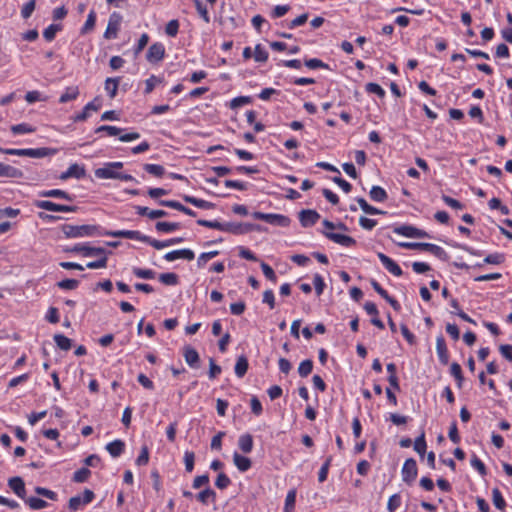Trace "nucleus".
I'll return each instance as SVG.
<instances>
[{"instance_id":"obj_10","label":"nucleus","mask_w":512,"mask_h":512,"mask_svg":"<svg viewBox=\"0 0 512 512\" xmlns=\"http://www.w3.org/2000/svg\"><path fill=\"white\" fill-rule=\"evenodd\" d=\"M71 252L81 253L85 257L107 255V251L103 247H91L83 244L75 245Z\"/></svg>"},{"instance_id":"obj_52","label":"nucleus","mask_w":512,"mask_h":512,"mask_svg":"<svg viewBox=\"0 0 512 512\" xmlns=\"http://www.w3.org/2000/svg\"><path fill=\"white\" fill-rule=\"evenodd\" d=\"M148 462H149V450H148V447L146 445H144L141 448V452H140L139 456L137 457L135 463L138 466H144V465H147Z\"/></svg>"},{"instance_id":"obj_1","label":"nucleus","mask_w":512,"mask_h":512,"mask_svg":"<svg viewBox=\"0 0 512 512\" xmlns=\"http://www.w3.org/2000/svg\"><path fill=\"white\" fill-rule=\"evenodd\" d=\"M62 232L67 238H82L95 235H104L100 228L96 225H70L62 226Z\"/></svg>"},{"instance_id":"obj_61","label":"nucleus","mask_w":512,"mask_h":512,"mask_svg":"<svg viewBox=\"0 0 512 512\" xmlns=\"http://www.w3.org/2000/svg\"><path fill=\"white\" fill-rule=\"evenodd\" d=\"M504 260H505L504 255L500 254V253L489 254L484 258L485 263L495 264V265L503 263Z\"/></svg>"},{"instance_id":"obj_17","label":"nucleus","mask_w":512,"mask_h":512,"mask_svg":"<svg viewBox=\"0 0 512 512\" xmlns=\"http://www.w3.org/2000/svg\"><path fill=\"white\" fill-rule=\"evenodd\" d=\"M100 101L98 98H95L93 101L89 102L85 105L83 111L74 116V122H82L85 121L89 117L90 111H98L100 109Z\"/></svg>"},{"instance_id":"obj_50","label":"nucleus","mask_w":512,"mask_h":512,"mask_svg":"<svg viewBox=\"0 0 512 512\" xmlns=\"http://www.w3.org/2000/svg\"><path fill=\"white\" fill-rule=\"evenodd\" d=\"M450 372L457 380L458 387H461L463 382L461 366L456 362L452 363L450 367Z\"/></svg>"},{"instance_id":"obj_42","label":"nucleus","mask_w":512,"mask_h":512,"mask_svg":"<svg viewBox=\"0 0 512 512\" xmlns=\"http://www.w3.org/2000/svg\"><path fill=\"white\" fill-rule=\"evenodd\" d=\"M357 203L359 204L361 209L367 214H370V215L384 214L383 211L368 204L364 198H358Z\"/></svg>"},{"instance_id":"obj_5","label":"nucleus","mask_w":512,"mask_h":512,"mask_svg":"<svg viewBox=\"0 0 512 512\" xmlns=\"http://www.w3.org/2000/svg\"><path fill=\"white\" fill-rule=\"evenodd\" d=\"M104 235L118 238L135 239L145 243L150 242V237L143 235L139 231L134 230H118V231H106Z\"/></svg>"},{"instance_id":"obj_29","label":"nucleus","mask_w":512,"mask_h":512,"mask_svg":"<svg viewBox=\"0 0 512 512\" xmlns=\"http://www.w3.org/2000/svg\"><path fill=\"white\" fill-rule=\"evenodd\" d=\"M79 96V88L77 86L67 87L65 92L60 96V103H67L75 100Z\"/></svg>"},{"instance_id":"obj_47","label":"nucleus","mask_w":512,"mask_h":512,"mask_svg":"<svg viewBox=\"0 0 512 512\" xmlns=\"http://www.w3.org/2000/svg\"><path fill=\"white\" fill-rule=\"evenodd\" d=\"M313 369V362L310 359L304 360L298 367V373L301 377H307Z\"/></svg>"},{"instance_id":"obj_15","label":"nucleus","mask_w":512,"mask_h":512,"mask_svg":"<svg viewBox=\"0 0 512 512\" xmlns=\"http://www.w3.org/2000/svg\"><path fill=\"white\" fill-rule=\"evenodd\" d=\"M194 257H195V254L190 249L174 250V251L168 252L164 255V259L169 262L174 261L176 259H185V260L191 261L194 259Z\"/></svg>"},{"instance_id":"obj_59","label":"nucleus","mask_w":512,"mask_h":512,"mask_svg":"<svg viewBox=\"0 0 512 512\" xmlns=\"http://www.w3.org/2000/svg\"><path fill=\"white\" fill-rule=\"evenodd\" d=\"M79 285V281L75 279H64L57 283V286L61 289L65 290H73L76 289Z\"/></svg>"},{"instance_id":"obj_51","label":"nucleus","mask_w":512,"mask_h":512,"mask_svg":"<svg viewBox=\"0 0 512 512\" xmlns=\"http://www.w3.org/2000/svg\"><path fill=\"white\" fill-rule=\"evenodd\" d=\"M11 131L14 134H25V133H32L35 131V128L29 126L26 123H21L17 125L11 126Z\"/></svg>"},{"instance_id":"obj_19","label":"nucleus","mask_w":512,"mask_h":512,"mask_svg":"<svg viewBox=\"0 0 512 512\" xmlns=\"http://www.w3.org/2000/svg\"><path fill=\"white\" fill-rule=\"evenodd\" d=\"M436 351L439 361L446 365L449 361V353L443 336H438L436 339Z\"/></svg>"},{"instance_id":"obj_24","label":"nucleus","mask_w":512,"mask_h":512,"mask_svg":"<svg viewBox=\"0 0 512 512\" xmlns=\"http://www.w3.org/2000/svg\"><path fill=\"white\" fill-rule=\"evenodd\" d=\"M233 462L235 466L238 468L241 472H246L251 468V460L245 456L240 455L239 453L235 452L233 455Z\"/></svg>"},{"instance_id":"obj_39","label":"nucleus","mask_w":512,"mask_h":512,"mask_svg":"<svg viewBox=\"0 0 512 512\" xmlns=\"http://www.w3.org/2000/svg\"><path fill=\"white\" fill-rule=\"evenodd\" d=\"M119 85V78H107L105 81V90L111 98H114L117 93Z\"/></svg>"},{"instance_id":"obj_34","label":"nucleus","mask_w":512,"mask_h":512,"mask_svg":"<svg viewBox=\"0 0 512 512\" xmlns=\"http://www.w3.org/2000/svg\"><path fill=\"white\" fill-rule=\"evenodd\" d=\"M159 281L167 286H175L179 282L178 275L172 272L160 274Z\"/></svg>"},{"instance_id":"obj_25","label":"nucleus","mask_w":512,"mask_h":512,"mask_svg":"<svg viewBox=\"0 0 512 512\" xmlns=\"http://www.w3.org/2000/svg\"><path fill=\"white\" fill-rule=\"evenodd\" d=\"M125 448V444L122 440H114L106 445V450L112 457H119Z\"/></svg>"},{"instance_id":"obj_22","label":"nucleus","mask_w":512,"mask_h":512,"mask_svg":"<svg viewBox=\"0 0 512 512\" xmlns=\"http://www.w3.org/2000/svg\"><path fill=\"white\" fill-rule=\"evenodd\" d=\"M138 215L148 216L150 219H157L167 216L165 210H150L148 207L135 206Z\"/></svg>"},{"instance_id":"obj_43","label":"nucleus","mask_w":512,"mask_h":512,"mask_svg":"<svg viewBox=\"0 0 512 512\" xmlns=\"http://www.w3.org/2000/svg\"><path fill=\"white\" fill-rule=\"evenodd\" d=\"M132 273L140 279H154L156 273L151 269H143L139 267H134L132 269Z\"/></svg>"},{"instance_id":"obj_2","label":"nucleus","mask_w":512,"mask_h":512,"mask_svg":"<svg viewBox=\"0 0 512 512\" xmlns=\"http://www.w3.org/2000/svg\"><path fill=\"white\" fill-rule=\"evenodd\" d=\"M0 152L6 155H15V156H27L31 158H43L48 155L53 154L55 151L50 148H25V149H14V148H2L0 147Z\"/></svg>"},{"instance_id":"obj_62","label":"nucleus","mask_w":512,"mask_h":512,"mask_svg":"<svg viewBox=\"0 0 512 512\" xmlns=\"http://www.w3.org/2000/svg\"><path fill=\"white\" fill-rule=\"evenodd\" d=\"M401 504V497L399 494L392 495L387 503V509L389 512H394Z\"/></svg>"},{"instance_id":"obj_46","label":"nucleus","mask_w":512,"mask_h":512,"mask_svg":"<svg viewBox=\"0 0 512 512\" xmlns=\"http://www.w3.org/2000/svg\"><path fill=\"white\" fill-rule=\"evenodd\" d=\"M253 56L256 62L264 63L268 60V52L261 46V44H257L255 46Z\"/></svg>"},{"instance_id":"obj_64","label":"nucleus","mask_w":512,"mask_h":512,"mask_svg":"<svg viewBox=\"0 0 512 512\" xmlns=\"http://www.w3.org/2000/svg\"><path fill=\"white\" fill-rule=\"evenodd\" d=\"M179 29V22L177 20H171L167 23L165 32L168 36L174 37L177 35Z\"/></svg>"},{"instance_id":"obj_11","label":"nucleus","mask_w":512,"mask_h":512,"mask_svg":"<svg viewBox=\"0 0 512 512\" xmlns=\"http://www.w3.org/2000/svg\"><path fill=\"white\" fill-rule=\"evenodd\" d=\"M323 234L329 240H331L339 245L345 246V247H351L356 244V240L348 235L334 233L331 231H328V232L324 231Z\"/></svg>"},{"instance_id":"obj_7","label":"nucleus","mask_w":512,"mask_h":512,"mask_svg":"<svg viewBox=\"0 0 512 512\" xmlns=\"http://www.w3.org/2000/svg\"><path fill=\"white\" fill-rule=\"evenodd\" d=\"M121 22H122V16L117 12H113L109 17L108 25H107V28L103 35L104 38L105 39L116 38Z\"/></svg>"},{"instance_id":"obj_12","label":"nucleus","mask_w":512,"mask_h":512,"mask_svg":"<svg viewBox=\"0 0 512 512\" xmlns=\"http://www.w3.org/2000/svg\"><path fill=\"white\" fill-rule=\"evenodd\" d=\"M164 55H165V48H164L163 44L154 43L149 47V49L147 51L146 58L151 63H157L164 58Z\"/></svg>"},{"instance_id":"obj_26","label":"nucleus","mask_w":512,"mask_h":512,"mask_svg":"<svg viewBox=\"0 0 512 512\" xmlns=\"http://www.w3.org/2000/svg\"><path fill=\"white\" fill-rule=\"evenodd\" d=\"M238 446L243 453H250L253 449L252 435L248 433L241 435L238 440Z\"/></svg>"},{"instance_id":"obj_44","label":"nucleus","mask_w":512,"mask_h":512,"mask_svg":"<svg viewBox=\"0 0 512 512\" xmlns=\"http://www.w3.org/2000/svg\"><path fill=\"white\" fill-rule=\"evenodd\" d=\"M416 227L410 225H403L394 228V232L398 235H402L405 237L415 238Z\"/></svg>"},{"instance_id":"obj_45","label":"nucleus","mask_w":512,"mask_h":512,"mask_svg":"<svg viewBox=\"0 0 512 512\" xmlns=\"http://www.w3.org/2000/svg\"><path fill=\"white\" fill-rule=\"evenodd\" d=\"M414 450L420 455L423 456L426 452V441L425 434L422 432L420 436L415 439L414 442Z\"/></svg>"},{"instance_id":"obj_13","label":"nucleus","mask_w":512,"mask_h":512,"mask_svg":"<svg viewBox=\"0 0 512 512\" xmlns=\"http://www.w3.org/2000/svg\"><path fill=\"white\" fill-rule=\"evenodd\" d=\"M377 256H378L379 260L381 261V263L384 265V267L391 274H393L394 276H397V277H399L403 274L400 266L394 260H392L390 257H388L387 255H385L382 252H379L377 254Z\"/></svg>"},{"instance_id":"obj_58","label":"nucleus","mask_w":512,"mask_h":512,"mask_svg":"<svg viewBox=\"0 0 512 512\" xmlns=\"http://www.w3.org/2000/svg\"><path fill=\"white\" fill-rule=\"evenodd\" d=\"M230 484H231V480L226 474H224V473L218 474L216 481H215V485L217 488L223 490V489H226Z\"/></svg>"},{"instance_id":"obj_33","label":"nucleus","mask_w":512,"mask_h":512,"mask_svg":"<svg viewBox=\"0 0 512 512\" xmlns=\"http://www.w3.org/2000/svg\"><path fill=\"white\" fill-rule=\"evenodd\" d=\"M180 223L177 222H157L155 228L158 232H173L180 228Z\"/></svg>"},{"instance_id":"obj_9","label":"nucleus","mask_w":512,"mask_h":512,"mask_svg":"<svg viewBox=\"0 0 512 512\" xmlns=\"http://www.w3.org/2000/svg\"><path fill=\"white\" fill-rule=\"evenodd\" d=\"M299 221L304 228L314 226L320 219V214L313 209H304L299 212Z\"/></svg>"},{"instance_id":"obj_20","label":"nucleus","mask_w":512,"mask_h":512,"mask_svg":"<svg viewBox=\"0 0 512 512\" xmlns=\"http://www.w3.org/2000/svg\"><path fill=\"white\" fill-rule=\"evenodd\" d=\"M23 171L11 165L0 162V177L3 178H22Z\"/></svg>"},{"instance_id":"obj_3","label":"nucleus","mask_w":512,"mask_h":512,"mask_svg":"<svg viewBox=\"0 0 512 512\" xmlns=\"http://www.w3.org/2000/svg\"><path fill=\"white\" fill-rule=\"evenodd\" d=\"M252 217L257 220H263L271 225L287 227L290 225V218L282 215V214H274V213H263L256 211L252 213Z\"/></svg>"},{"instance_id":"obj_35","label":"nucleus","mask_w":512,"mask_h":512,"mask_svg":"<svg viewBox=\"0 0 512 512\" xmlns=\"http://www.w3.org/2000/svg\"><path fill=\"white\" fill-rule=\"evenodd\" d=\"M492 502L499 510H503L506 507V501L498 488L492 489Z\"/></svg>"},{"instance_id":"obj_55","label":"nucleus","mask_w":512,"mask_h":512,"mask_svg":"<svg viewBox=\"0 0 512 512\" xmlns=\"http://www.w3.org/2000/svg\"><path fill=\"white\" fill-rule=\"evenodd\" d=\"M34 490H35V493L40 496L46 497L47 499H50L53 501L57 500V494L52 490H49L47 488L40 487V486L35 487Z\"/></svg>"},{"instance_id":"obj_6","label":"nucleus","mask_w":512,"mask_h":512,"mask_svg":"<svg viewBox=\"0 0 512 512\" xmlns=\"http://www.w3.org/2000/svg\"><path fill=\"white\" fill-rule=\"evenodd\" d=\"M34 205L38 208L53 212H75L77 207L57 204L48 200H36Z\"/></svg>"},{"instance_id":"obj_37","label":"nucleus","mask_w":512,"mask_h":512,"mask_svg":"<svg viewBox=\"0 0 512 512\" xmlns=\"http://www.w3.org/2000/svg\"><path fill=\"white\" fill-rule=\"evenodd\" d=\"M144 170L155 177H162L165 174V168L158 164H145Z\"/></svg>"},{"instance_id":"obj_54","label":"nucleus","mask_w":512,"mask_h":512,"mask_svg":"<svg viewBox=\"0 0 512 512\" xmlns=\"http://www.w3.org/2000/svg\"><path fill=\"white\" fill-rule=\"evenodd\" d=\"M219 254L218 251H210L206 253H202L198 259H197V265L198 267H204L205 264L211 260L212 258L216 257Z\"/></svg>"},{"instance_id":"obj_53","label":"nucleus","mask_w":512,"mask_h":512,"mask_svg":"<svg viewBox=\"0 0 512 512\" xmlns=\"http://www.w3.org/2000/svg\"><path fill=\"white\" fill-rule=\"evenodd\" d=\"M195 454L192 451H186L184 453V464L187 472H192L194 469Z\"/></svg>"},{"instance_id":"obj_63","label":"nucleus","mask_w":512,"mask_h":512,"mask_svg":"<svg viewBox=\"0 0 512 512\" xmlns=\"http://www.w3.org/2000/svg\"><path fill=\"white\" fill-rule=\"evenodd\" d=\"M366 91L369 93H373L378 95L379 97L383 98L385 96L384 89L377 83H368L366 85Z\"/></svg>"},{"instance_id":"obj_14","label":"nucleus","mask_w":512,"mask_h":512,"mask_svg":"<svg viewBox=\"0 0 512 512\" xmlns=\"http://www.w3.org/2000/svg\"><path fill=\"white\" fill-rule=\"evenodd\" d=\"M85 175H86V170H85L84 166H80L79 164L75 163V164L70 165L69 168L65 172L61 173L59 178L61 180H67L69 178L81 179Z\"/></svg>"},{"instance_id":"obj_4","label":"nucleus","mask_w":512,"mask_h":512,"mask_svg":"<svg viewBox=\"0 0 512 512\" xmlns=\"http://www.w3.org/2000/svg\"><path fill=\"white\" fill-rule=\"evenodd\" d=\"M122 168V162H109L103 167L97 168L94 173L99 179H117L119 170Z\"/></svg>"},{"instance_id":"obj_16","label":"nucleus","mask_w":512,"mask_h":512,"mask_svg":"<svg viewBox=\"0 0 512 512\" xmlns=\"http://www.w3.org/2000/svg\"><path fill=\"white\" fill-rule=\"evenodd\" d=\"M10 489L21 499L25 500L26 489L23 479L19 476L12 477L8 480Z\"/></svg>"},{"instance_id":"obj_23","label":"nucleus","mask_w":512,"mask_h":512,"mask_svg":"<svg viewBox=\"0 0 512 512\" xmlns=\"http://www.w3.org/2000/svg\"><path fill=\"white\" fill-rule=\"evenodd\" d=\"M183 200L189 204L194 205L197 208H200V209L210 210L215 207V204L212 202H209V201H206L203 199H199V198H196L193 196H189V195H184Z\"/></svg>"},{"instance_id":"obj_38","label":"nucleus","mask_w":512,"mask_h":512,"mask_svg":"<svg viewBox=\"0 0 512 512\" xmlns=\"http://www.w3.org/2000/svg\"><path fill=\"white\" fill-rule=\"evenodd\" d=\"M25 503L33 510H39L47 507L48 503L37 497L25 498Z\"/></svg>"},{"instance_id":"obj_21","label":"nucleus","mask_w":512,"mask_h":512,"mask_svg":"<svg viewBox=\"0 0 512 512\" xmlns=\"http://www.w3.org/2000/svg\"><path fill=\"white\" fill-rule=\"evenodd\" d=\"M421 250L429 252L443 261H446L449 258L448 253L442 247L432 243H423Z\"/></svg>"},{"instance_id":"obj_28","label":"nucleus","mask_w":512,"mask_h":512,"mask_svg":"<svg viewBox=\"0 0 512 512\" xmlns=\"http://www.w3.org/2000/svg\"><path fill=\"white\" fill-rule=\"evenodd\" d=\"M41 197H52V198H61L68 201L72 200V197L69 193L60 189H51L40 192Z\"/></svg>"},{"instance_id":"obj_27","label":"nucleus","mask_w":512,"mask_h":512,"mask_svg":"<svg viewBox=\"0 0 512 512\" xmlns=\"http://www.w3.org/2000/svg\"><path fill=\"white\" fill-rule=\"evenodd\" d=\"M248 360L244 355L237 358L234 370L237 377L242 378L248 370Z\"/></svg>"},{"instance_id":"obj_36","label":"nucleus","mask_w":512,"mask_h":512,"mask_svg":"<svg viewBox=\"0 0 512 512\" xmlns=\"http://www.w3.org/2000/svg\"><path fill=\"white\" fill-rule=\"evenodd\" d=\"M96 22V13L94 10H91L87 16L86 22L81 28V34H87L94 29Z\"/></svg>"},{"instance_id":"obj_31","label":"nucleus","mask_w":512,"mask_h":512,"mask_svg":"<svg viewBox=\"0 0 512 512\" xmlns=\"http://www.w3.org/2000/svg\"><path fill=\"white\" fill-rule=\"evenodd\" d=\"M198 501L202 504H208L209 501L215 502L216 493L211 488H206L196 495Z\"/></svg>"},{"instance_id":"obj_48","label":"nucleus","mask_w":512,"mask_h":512,"mask_svg":"<svg viewBox=\"0 0 512 512\" xmlns=\"http://www.w3.org/2000/svg\"><path fill=\"white\" fill-rule=\"evenodd\" d=\"M90 474L91 471L88 468H81L74 473L73 481L76 483H83L87 481Z\"/></svg>"},{"instance_id":"obj_40","label":"nucleus","mask_w":512,"mask_h":512,"mask_svg":"<svg viewBox=\"0 0 512 512\" xmlns=\"http://www.w3.org/2000/svg\"><path fill=\"white\" fill-rule=\"evenodd\" d=\"M296 502V490L288 491L285 499L284 512H293Z\"/></svg>"},{"instance_id":"obj_57","label":"nucleus","mask_w":512,"mask_h":512,"mask_svg":"<svg viewBox=\"0 0 512 512\" xmlns=\"http://www.w3.org/2000/svg\"><path fill=\"white\" fill-rule=\"evenodd\" d=\"M194 3H195V6H196V9H197V12L202 17V19L206 23H209L210 22V18H209V14H208V10H207L206 6L202 3L201 0H194Z\"/></svg>"},{"instance_id":"obj_41","label":"nucleus","mask_w":512,"mask_h":512,"mask_svg":"<svg viewBox=\"0 0 512 512\" xmlns=\"http://www.w3.org/2000/svg\"><path fill=\"white\" fill-rule=\"evenodd\" d=\"M54 341L56 343V345L61 349V350H64V351H67L71 348V339H69L68 337H66L65 335L63 334H55L54 335Z\"/></svg>"},{"instance_id":"obj_8","label":"nucleus","mask_w":512,"mask_h":512,"mask_svg":"<svg viewBox=\"0 0 512 512\" xmlns=\"http://www.w3.org/2000/svg\"><path fill=\"white\" fill-rule=\"evenodd\" d=\"M417 464L413 458H409L404 462L402 467V480L411 484L417 477Z\"/></svg>"},{"instance_id":"obj_49","label":"nucleus","mask_w":512,"mask_h":512,"mask_svg":"<svg viewBox=\"0 0 512 512\" xmlns=\"http://www.w3.org/2000/svg\"><path fill=\"white\" fill-rule=\"evenodd\" d=\"M61 29V25L51 24L43 32V37L47 41H52L55 38L56 33Z\"/></svg>"},{"instance_id":"obj_32","label":"nucleus","mask_w":512,"mask_h":512,"mask_svg":"<svg viewBox=\"0 0 512 512\" xmlns=\"http://www.w3.org/2000/svg\"><path fill=\"white\" fill-rule=\"evenodd\" d=\"M370 198L376 202H384L387 199L386 191L380 186H373L369 192Z\"/></svg>"},{"instance_id":"obj_18","label":"nucleus","mask_w":512,"mask_h":512,"mask_svg":"<svg viewBox=\"0 0 512 512\" xmlns=\"http://www.w3.org/2000/svg\"><path fill=\"white\" fill-rule=\"evenodd\" d=\"M183 356H184L186 363L190 367H192V368L199 367L200 358H199V354L196 351V349H194L191 346H185L184 350H183Z\"/></svg>"},{"instance_id":"obj_60","label":"nucleus","mask_w":512,"mask_h":512,"mask_svg":"<svg viewBox=\"0 0 512 512\" xmlns=\"http://www.w3.org/2000/svg\"><path fill=\"white\" fill-rule=\"evenodd\" d=\"M251 102V97L249 96H239L231 100L230 107L232 109L239 108Z\"/></svg>"},{"instance_id":"obj_30","label":"nucleus","mask_w":512,"mask_h":512,"mask_svg":"<svg viewBox=\"0 0 512 512\" xmlns=\"http://www.w3.org/2000/svg\"><path fill=\"white\" fill-rule=\"evenodd\" d=\"M182 241H183V238H181V237L172 238V239L165 240V241H159V240H155V239L150 238L149 244L152 247H154L155 249L159 250V249H162L164 247H168L170 245L178 244V243H180Z\"/></svg>"},{"instance_id":"obj_56","label":"nucleus","mask_w":512,"mask_h":512,"mask_svg":"<svg viewBox=\"0 0 512 512\" xmlns=\"http://www.w3.org/2000/svg\"><path fill=\"white\" fill-rule=\"evenodd\" d=\"M121 131H122V129H120L116 126H110V125H102V126H99L95 130L96 133L106 132L109 136L119 135L121 133Z\"/></svg>"}]
</instances>
